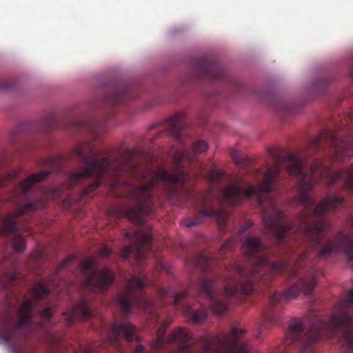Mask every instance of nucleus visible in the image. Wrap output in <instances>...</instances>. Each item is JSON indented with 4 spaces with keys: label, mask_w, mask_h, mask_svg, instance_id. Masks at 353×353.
<instances>
[{
    "label": "nucleus",
    "mask_w": 353,
    "mask_h": 353,
    "mask_svg": "<svg viewBox=\"0 0 353 353\" xmlns=\"http://www.w3.org/2000/svg\"><path fill=\"white\" fill-rule=\"evenodd\" d=\"M312 154L310 170L303 169V163L294 153L283 157L278 148L269 149L273 164L264 174L263 180L256 186L243 179L228 181L223 170L213 168L208 172L210 183L218 191L209 189L198 193L191 189V176L185 167L194 161V154L208 150L203 140L196 141L191 149L183 147L172 156L170 174L162 165L155 168L141 163V152L137 148H119L116 154L110 150L96 149L91 143L77 145L71 157L77 159L81 168L68 176L71 184H81L90 179L93 181L82 190L84 197L105 183L117 197L126 196L134 205H125L108 211L110 217L128 218L142 225L147 214L153 213L154 203L161 190L168 200L174 204L190 202L197 214L185 218L182 225L190 228L199 224L201 217H214L219 228L223 230L228 214L223 207L226 203L234 205L243 199L255 197L261 211L263 221L268 232L274 236L279 254L285 258L272 262L270 251L257 236H248L243 242L248 265L238 264L228 268L225 274L212 279H202L199 285H217L220 279L224 285H254L257 282L268 283L273 275H283L292 279L305 265L309 252L316 249L330 229V223L325 215L337 210V196H327L318 205L310 194L311 190L321 181L327 185L337 183V172L325 165L326 161H337V134L330 130L322 132L310 142Z\"/></svg>",
    "instance_id": "nucleus-1"
},
{
    "label": "nucleus",
    "mask_w": 353,
    "mask_h": 353,
    "mask_svg": "<svg viewBox=\"0 0 353 353\" xmlns=\"http://www.w3.org/2000/svg\"><path fill=\"white\" fill-rule=\"evenodd\" d=\"M170 321H163L157 330V338L150 342V351L140 344L131 345L132 353H248L250 345L243 339L245 330L232 326L229 333L201 336L196 347L190 332L179 327L165 336ZM111 345L123 352L122 343L139 342L137 329L129 323L114 322L108 332Z\"/></svg>",
    "instance_id": "nucleus-2"
},
{
    "label": "nucleus",
    "mask_w": 353,
    "mask_h": 353,
    "mask_svg": "<svg viewBox=\"0 0 353 353\" xmlns=\"http://www.w3.org/2000/svg\"><path fill=\"white\" fill-rule=\"evenodd\" d=\"M343 252L348 262H353V239L340 231L332 239L327 240L317 252L321 257ZM353 288L335 305V312L325 322L311 312L304 319H294L289 324L285 343L297 345L300 353H314L316 341L340 333L339 341L347 353H353Z\"/></svg>",
    "instance_id": "nucleus-3"
},
{
    "label": "nucleus",
    "mask_w": 353,
    "mask_h": 353,
    "mask_svg": "<svg viewBox=\"0 0 353 353\" xmlns=\"http://www.w3.org/2000/svg\"><path fill=\"white\" fill-rule=\"evenodd\" d=\"M39 164L46 165L48 170L29 175L14 188L11 199L17 205L16 210L13 213L8 214L0 221V235L11 236L13 248L17 252L23 251L26 247L24 238L17 232L16 220L18 217L26 213L34 212L39 208H44L49 200L61 199L66 194V190L77 185L71 184L68 178V176L75 170L69 171L65 174L67 181L65 184L55 188H43L41 190L40 198L32 199L30 194L31 191L38 183L43 181L51 172L59 168V159L50 157L41 160ZM17 175L18 172L13 170L5 176H1L0 187L14 181Z\"/></svg>",
    "instance_id": "nucleus-4"
},
{
    "label": "nucleus",
    "mask_w": 353,
    "mask_h": 353,
    "mask_svg": "<svg viewBox=\"0 0 353 353\" xmlns=\"http://www.w3.org/2000/svg\"><path fill=\"white\" fill-rule=\"evenodd\" d=\"M33 299L24 301L19 308V321H16L9 312L0 318V339L12 353H32L30 348L16 341L17 338L25 339L30 335L28 330L32 322L31 312L34 303L50 294V289L39 282L32 288Z\"/></svg>",
    "instance_id": "nucleus-5"
},
{
    "label": "nucleus",
    "mask_w": 353,
    "mask_h": 353,
    "mask_svg": "<svg viewBox=\"0 0 353 353\" xmlns=\"http://www.w3.org/2000/svg\"><path fill=\"white\" fill-rule=\"evenodd\" d=\"M148 279L143 273L140 276L133 275L127 281L125 291L117 299L123 316L131 312L132 305L139 307L152 315L154 304L145 294Z\"/></svg>",
    "instance_id": "nucleus-6"
},
{
    "label": "nucleus",
    "mask_w": 353,
    "mask_h": 353,
    "mask_svg": "<svg viewBox=\"0 0 353 353\" xmlns=\"http://www.w3.org/2000/svg\"><path fill=\"white\" fill-rule=\"evenodd\" d=\"M316 285L317 281L315 276L309 274L300 278L283 294L274 293L270 297L268 309L265 313L267 321L274 325L279 324L282 320L283 309L280 305L281 300L295 299L301 292L304 294H309L312 292Z\"/></svg>",
    "instance_id": "nucleus-7"
},
{
    "label": "nucleus",
    "mask_w": 353,
    "mask_h": 353,
    "mask_svg": "<svg viewBox=\"0 0 353 353\" xmlns=\"http://www.w3.org/2000/svg\"><path fill=\"white\" fill-rule=\"evenodd\" d=\"M95 262L92 259L85 260L79 265V272L83 277L81 290L97 293L106 290L112 284L114 279L112 272L107 268L93 270Z\"/></svg>",
    "instance_id": "nucleus-8"
},
{
    "label": "nucleus",
    "mask_w": 353,
    "mask_h": 353,
    "mask_svg": "<svg viewBox=\"0 0 353 353\" xmlns=\"http://www.w3.org/2000/svg\"><path fill=\"white\" fill-rule=\"evenodd\" d=\"M128 239H132L133 242L129 245L122 248L120 252V256L123 259H127L133 256L138 262H141L148 251L152 249V238L150 233H142L140 231H136L134 233H126Z\"/></svg>",
    "instance_id": "nucleus-9"
},
{
    "label": "nucleus",
    "mask_w": 353,
    "mask_h": 353,
    "mask_svg": "<svg viewBox=\"0 0 353 353\" xmlns=\"http://www.w3.org/2000/svg\"><path fill=\"white\" fill-rule=\"evenodd\" d=\"M194 70L197 75L201 78L210 80L221 81L227 79V73L214 60L201 59H199Z\"/></svg>",
    "instance_id": "nucleus-10"
},
{
    "label": "nucleus",
    "mask_w": 353,
    "mask_h": 353,
    "mask_svg": "<svg viewBox=\"0 0 353 353\" xmlns=\"http://www.w3.org/2000/svg\"><path fill=\"white\" fill-rule=\"evenodd\" d=\"M92 316L90 305L86 299L82 298L79 303L76 304L70 312L66 319L68 325L72 324L78 319L87 320Z\"/></svg>",
    "instance_id": "nucleus-11"
},
{
    "label": "nucleus",
    "mask_w": 353,
    "mask_h": 353,
    "mask_svg": "<svg viewBox=\"0 0 353 353\" xmlns=\"http://www.w3.org/2000/svg\"><path fill=\"white\" fill-rule=\"evenodd\" d=\"M185 117V114L181 112L167 120L168 131L177 140L181 139V130L184 125Z\"/></svg>",
    "instance_id": "nucleus-12"
},
{
    "label": "nucleus",
    "mask_w": 353,
    "mask_h": 353,
    "mask_svg": "<svg viewBox=\"0 0 353 353\" xmlns=\"http://www.w3.org/2000/svg\"><path fill=\"white\" fill-rule=\"evenodd\" d=\"M130 97V91L125 86H119L105 97V101L111 105H117L124 103Z\"/></svg>",
    "instance_id": "nucleus-13"
},
{
    "label": "nucleus",
    "mask_w": 353,
    "mask_h": 353,
    "mask_svg": "<svg viewBox=\"0 0 353 353\" xmlns=\"http://www.w3.org/2000/svg\"><path fill=\"white\" fill-rule=\"evenodd\" d=\"M183 311L189 314L191 321L194 323H201L205 321L208 316L207 309L201 306L199 310H192L189 304L181 305Z\"/></svg>",
    "instance_id": "nucleus-14"
},
{
    "label": "nucleus",
    "mask_w": 353,
    "mask_h": 353,
    "mask_svg": "<svg viewBox=\"0 0 353 353\" xmlns=\"http://www.w3.org/2000/svg\"><path fill=\"white\" fill-rule=\"evenodd\" d=\"M194 265L200 268L203 272L211 271L213 264L214 258L204 253H201L194 259Z\"/></svg>",
    "instance_id": "nucleus-15"
},
{
    "label": "nucleus",
    "mask_w": 353,
    "mask_h": 353,
    "mask_svg": "<svg viewBox=\"0 0 353 353\" xmlns=\"http://www.w3.org/2000/svg\"><path fill=\"white\" fill-rule=\"evenodd\" d=\"M158 294L159 296L163 299H165L167 296L170 295L172 301L176 305H180L181 302L185 299L188 296V292L187 290H183L173 295L169 290L163 288L159 289Z\"/></svg>",
    "instance_id": "nucleus-16"
},
{
    "label": "nucleus",
    "mask_w": 353,
    "mask_h": 353,
    "mask_svg": "<svg viewBox=\"0 0 353 353\" xmlns=\"http://www.w3.org/2000/svg\"><path fill=\"white\" fill-rule=\"evenodd\" d=\"M275 110L278 114L290 115L296 113L294 105L284 101H279L275 104Z\"/></svg>",
    "instance_id": "nucleus-17"
},
{
    "label": "nucleus",
    "mask_w": 353,
    "mask_h": 353,
    "mask_svg": "<svg viewBox=\"0 0 353 353\" xmlns=\"http://www.w3.org/2000/svg\"><path fill=\"white\" fill-rule=\"evenodd\" d=\"M17 265L15 263L12 264V268L10 271L7 272L4 274L3 278L0 281V288H5L6 283L4 281H6L9 283H15L18 280V275L16 269Z\"/></svg>",
    "instance_id": "nucleus-18"
},
{
    "label": "nucleus",
    "mask_w": 353,
    "mask_h": 353,
    "mask_svg": "<svg viewBox=\"0 0 353 353\" xmlns=\"http://www.w3.org/2000/svg\"><path fill=\"white\" fill-rule=\"evenodd\" d=\"M59 126V121L54 114L48 116L43 124V131H50L57 128Z\"/></svg>",
    "instance_id": "nucleus-19"
},
{
    "label": "nucleus",
    "mask_w": 353,
    "mask_h": 353,
    "mask_svg": "<svg viewBox=\"0 0 353 353\" xmlns=\"http://www.w3.org/2000/svg\"><path fill=\"white\" fill-rule=\"evenodd\" d=\"M73 125L74 128L77 130H84L90 128L93 133L97 134L96 126L93 123L84 121H76L73 123Z\"/></svg>",
    "instance_id": "nucleus-20"
},
{
    "label": "nucleus",
    "mask_w": 353,
    "mask_h": 353,
    "mask_svg": "<svg viewBox=\"0 0 353 353\" xmlns=\"http://www.w3.org/2000/svg\"><path fill=\"white\" fill-rule=\"evenodd\" d=\"M234 243L235 240L234 239H229L225 241L219 250V257H223L227 252L231 251L234 245Z\"/></svg>",
    "instance_id": "nucleus-21"
},
{
    "label": "nucleus",
    "mask_w": 353,
    "mask_h": 353,
    "mask_svg": "<svg viewBox=\"0 0 353 353\" xmlns=\"http://www.w3.org/2000/svg\"><path fill=\"white\" fill-rule=\"evenodd\" d=\"M231 157L236 165H243L247 159L239 151L232 150L230 153Z\"/></svg>",
    "instance_id": "nucleus-22"
},
{
    "label": "nucleus",
    "mask_w": 353,
    "mask_h": 353,
    "mask_svg": "<svg viewBox=\"0 0 353 353\" xmlns=\"http://www.w3.org/2000/svg\"><path fill=\"white\" fill-rule=\"evenodd\" d=\"M43 258V251H38L32 254L29 258V260L32 263H38L40 259Z\"/></svg>",
    "instance_id": "nucleus-23"
},
{
    "label": "nucleus",
    "mask_w": 353,
    "mask_h": 353,
    "mask_svg": "<svg viewBox=\"0 0 353 353\" xmlns=\"http://www.w3.org/2000/svg\"><path fill=\"white\" fill-rule=\"evenodd\" d=\"M41 318L43 320L49 321L53 316V310L51 307H46L43 309L41 314Z\"/></svg>",
    "instance_id": "nucleus-24"
},
{
    "label": "nucleus",
    "mask_w": 353,
    "mask_h": 353,
    "mask_svg": "<svg viewBox=\"0 0 353 353\" xmlns=\"http://www.w3.org/2000/svg\"><path fill=\"white\" fill-rule=\"evenodd\" d=\"M99 254L101 257L107 258L111 254V250L109 248L104 246L99 250Z\"/></svg>",
    "instance_id": "nucleus-25"
},
{
    "label": "nucleus",
    "mask_w": 353,
    "mask_h": 353,
    "mask_svg": "<svg viewBox=\"0 0 353 353\" xmlns=\"http://www.w3.org/2000/svg\"><path fill=\"white\" fill-rule=\"evenodd\" d=\"M75 259L74 256H67L60 264L59 269H61L67 267L70 263H71Z\"/></svg>",
    "instance_id": "nucleus-26"
},
{
    "label": "nucleus",
    "mask_w": 353,
    "mask_h": 353,
    "mask_svg": "<svg viewBox=\"0 0 353 353\" xmlns=\"http://www.w3.org/2000/svg\"><path fill=\"white\" fill-rule=\"evenodd\" d=\"M253 225V223L251 221H246L245 223L241 225L240 228V233H244L245 231L249 230L250 228H252Z\"/></svg>",
    "instance_id": "nucleus-27"
},
{
    "label": "nucleus",
    "mask_w": 353,
    "mask_h": 353,
    "mask_svg": "<svg viewBox=\"0 0 353 353\" xmlns=\"http://www.w3.org/2000/svg\"><path fill=\"white\" fill-rule=\"evenodd\" d=\"M10 88V83L7 81L0 80V90H7Z\"/></svg>",
    "instance_id": "nucleus-28"
},
{
    "label": "nucleus",
    "mask_w": 353,
    "mask_h": 353,
    "mask_svg": "<svg viewBox=\"0 0 353 353\" xmlns=\"http://www.w3.org/2000/svg\"><path fill=\"white\" fill-rule=\"evenodd\" d=\"M28 150V146L27 145H23V148L18 149V152H19V153H25V152H26V151Z\"/></svg>",
    "instance_id": "nucleus-29"
},
{
    "label": "nucleus",
    "mask_w": 353,
    "mask_h": 353,
    "mask_svg": "<svg viewBox=\"0 0 353 353\" xmlns=\"http://www.w3.org/2000/svg\"><path fill=\"white\" fill-rule=\"evenodd\" d=\"M349 225L353 228V219L349 220Z\"/></svg>",
    "instance_id": "nucleus-30"
},
{
    "label": "nucleus",
    "mask_w": 353,
    "mask_h": 353,
    "mask_svg": "<svg viewBox=\"0 0 353 353\" xmlns=\"http://www.w3.org/2000/svg\"><path fill=\"white\" fill-rule=\"evenodd\" d=\"M52 343H58V339L57 338H53L52 339Z\"/></svg>",
    "instance_id": "nucleus-31"
}]
</instances>
